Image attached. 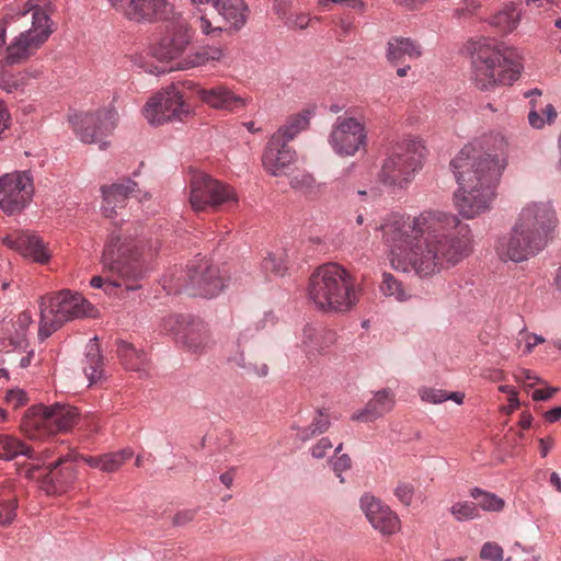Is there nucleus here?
<instances>
[{
  "label": "nucleus",
  "mask_w": 561,
  "mask_h": 561,
  "mask_svg": "<svg viewBox=\"0 0 561 561\" xmlns=\"http://www.w3.org/2000/svg\"><path fill=\"white\" fill-rule=\"evenodd\" d=\"M389 248L391 266L413 271L420 277L451 268L472 251L468 225L440 210H425L410 217L391 214L377 228Z\"/></svg>",
  "instance_id": "obj_1"
},
{
  "label": "nucleus",
  "mask_w": 561,
  "mask_h": 561,
  "mask_svg": "<svg viewBox=\"0 0 561 561\" xmlns=\"http://www.w3.org/2000/svg\"><path fill=\"white\" fill-rule=\"evenodd\" d=\"M496 150L483 151L474 144L461 148L450 167L459 185L455 193V206L466 219H473L490 210L495 187L506 167L507 142L495 138Z\"/></svg>",
  "instance_id": "obj_2"
},
{
  "label": "nucleus",
  "mask_w": 561,
  "mask_h": 561,
  "mask_svg": "<svg viewBox=\"0 0 561 561\" xmlns=\"http://www.w3.org/2000/svg\"><path fill=\"white\" fill-rule=\"evenodd\" d=\"M157 251L158 241L113 234L102 255L104 275L92 277L90 285L103 288L107 295H115L117 289H140L147 274L146 262Z\"/></svg>",
  "instance_id": "obj_3"
},
{
  "label": "nucleus",
  "mask_w": 561,
  "mask_h": 561,
  "mask_svg": "<svg viewBox=\"0 0 561 561\" xmlns=\"http://www.w3.org/2000/svg\"><path fill=\"white\" fill-rule=\"evenodd\" d=\"M556 210L549 203H530L520 210L508 237L499 240L502 261L523 262L545 249L558 226Z\"/></svg>",
  "instance_id": "obj_4"
},
{
  "label": "nucleus",
  "mask_w": 561,
  "mask_h": 561,
  "mask_svg": "<svg viewBox=\"0 0 561 561\" xmlns=\"http://www.w3.org/2000/svg\"><path fill=\"white\" fill-rule=\"evenodd\" d=\"M467 50L471 57L476 85L489 90L496 84H512L517 80L522 64L515 49L490 38L470 41Z\"/></svg>",
  "instance_id": "obj_5"
},
{
  "label": "nucleus",
  "mask_w": 561,
  "mask_h": 561,
  "mask_svg": "<svg viewBox=\"0 0 561 561\" xmlns=\"http://www.w3.org/2000/svg\"><path fill=\"white\" fill-rule=\"evenodd\" d=\"M359 296L355 278L339 264L321 265L309 278L308 298L319 310L347 312L357 305Z\"/></svg>",
  "instance_id": "obj_6"
},
{
  "label": "nucleus",
  "mask_w": 561,
  "mask_h": 561,
  "mask_svg": "<svg viewBox=\"0 0 561 561\" xmlns=\"http://www.w3.org/2000/svg\"><path fill=\"white\" fill-rule=\"evenodd\" d=\"M38 337L44 341L66 322L95 317L94 307L80 294L61 290L41 297Z\"/></svg>",
  "instance_id": "obj_7"
},
{
  "label": "nucleus",
  "mask_w": 561,
  "mask_h": 561,
  "mask_svg": "<svg viewBox=\"0 0 561 561\" xmlns=\"http://www.w3.org/2000/svg\"><path fill=\"white\" fill-rule=\"evenodd\" d=\"M79 420L77 408L69 404L35 405L21 422V430L30 438L42 439L71 430Z\"/></svg>",
  "instance_id": "obj_8"
},
{
  "label": "nucleus",
  "mask_w": 561,
  "mask_h": 561,
  "mask_svg": "<svg viewBox=\"0 0 561 561\" xmlns=\"http://www.w3.org/2000/svg\"><path fill=\"white\" fill-rule=\"evenodd\" d=\"M424 146L411 140L396 147L382 161L378 181L390 187L404 188L422 167Z\"/></svg>",
  "instance_id": "obj_9"
},
{
  "label": "nucleus",
  "mask_w": 561,
  "mask_h": 561,
  "mask_svg": "<svg viewBox=\"0 0 561 561\" xmlns=\"http://www.w3.org/2000/svg\"><path fill=\"white\" fill-rule=\"evenodd\" d=\"M188 201L194 211L216 210L222 205L238 203L233 187L204 172H194L190 182Z\"/></svg>",
  "instance_id": "obj_10"
},
{
  "label": "nucleus",
  "mask_w": 561,
  "mask_h": 561,
  "mask_svg": "<svg viewBox=\"0 0 561 561\" xmlns=\"http://www.w3.org/2000/svg\"><path fill=\"white\" fill-rule=\"evenodd\" d=\"M53 26L54 23L47 12L35 11L32 26L15 36L7 47L5 64H21L35 55L54 32Z\"/></svg>",
  "instance_id": "obj_11"
},
{
  "label": "nucleus",
  "mask_w": 561,
  "mask_h": 561,
  "mask_svg": "<svg viewBox=\"0 0 561 561\" xmlns=\"http://www.w3.org/2000/svg\"><path fill=\"white\" fill-rule=\"evenodd\" d=\"M191 113L181 91L170 85L152 95L145 104L142 114L150 125L159 126L171 121H183Z\"/></svg>",
  "instance_id": "obj_12"
},
{
  "label": "nucleus",
  "mask_w": 561,
  "mask_h": 561,
  "mask_svg": "<svg viewBox=\"0 0 561 561\" xmlns=\"http://www.w3.org/2000/svg\"><path fill=\"white\" fill-rule=\"evenodd\" d=\"M118 121V113L113 107H105L95 113L75 114L70 118V123L76 135L82 142L100 144L101 149L107 147L106 141H102V137L111 133Z\"/></svg>",
  "instance_id": "obj_13"
},
{
  "label": "nucleus",
  "mask_w": 561,
  "mask_h": 561,
  "mask_svg": "<svg viewBox=\"0 0 561 561\" xmlns=\"http://www.w3.org/2000/svg\"><path fill=\"white\" fill-rule=\"evenodd\" d=\"M329 144L340 157H353L366 148L365 123L356 117L339 116L329 135Z\"/></svg>",
  "instance_id": "obj_14"
},
{
  "label": "nucleus",
  "mask_w": 561,
  "mask_h": 561,
  "mask_svg": "<svg viewBox=\"0 0 561 561\" xmlns=\"http://www.w3.org/2000/svg\"><path fill=\"white\" fill-rule=\"evenodd\" d=\"M27 478L41 481L42 488L47 493L66 492L76 479L72 465H67L65 458H59L49 463L31 462L25 469Z\"/></svg>",
  "instance_id": "obj_15"
},
{
  "label": "nucleus",
  "mask_w": 561,
  "mask_h": 561,
  "mask_svg": "<svg viewBox=\"0 0 561 561\" xmlns=\"http://www.w3.org/2000/svg\"><path fill=\"white\" fill-rule=\"evenodd\" d=\"M34 192L33 180L27 172H14L0 178V208L13 214L22 210Z\"/></svg>",
  "instance_id": "obj_16"
},
{
  "label": "nucleus",
  "mask_w": 561,
  "mask_h": 561,
  "mask_svg": "<svg viewBox=\"0 0 561 561\" xmlns=\"http://www.w3.org/2000/svg\"><path fill=\"white\" fill-rule=\"evenodd\" d=\"M187 284L178 286V289H186L194 295L203 297H214L218 295L225 286V277L220 268L210 264L207 260H199L196 264L188 267L186 272Z\"/></svg>",
  "instance_id": "obj_17"
},
{
  "label": "nucleus",
  "mask_w": 561,
  "mask_h": 561,
  "mask_svg": "<svg viewBox=\"0 0 561 561\" xmlns=\"http://www.w3.org/2000/svg\"><path fill=\"white\" fill-rule=\"evenodd\" d=\"M296 159V151L282 138V134H273L263 151L262 164L271 175L280 176Z\"/></svg>",
  "instance_id": "obj_18"
},
{
  "label": "nucleus",
  "mask_w": 561,
  "mask_h": 561,
  "mask_svg": "<svg viewBox=\"0 0 561 561\" xmlns=\"http://www.w3.org/2000/svg\"><path fill=\"white\" fill-rule=\"evenodd\" d=\"M360 508L371 526L385 536H391L400 530L398 515L380 500L365 494L360 499Z\"/></svg>",
  "instance_id": "obj_19"
},
{
  "label": "nucleus",
  "mask_w": 561,
  "mask_h": 561,
  "mask_svg": "<svg viewBox=\"0 0 561 561\" xmlns=\"http://www.w3.org/2000/svg\"><path fill=\"white\" fill-rule=\"evenodd\" d=\"M192 35L190 28L185 24H179L168 32L153 48V56L165 62H172L175 66L179 59L184 57Z\"/></svg>",
  "instance_id": "obj_20"
},
{
  "label": "nucleus",
  "mask_w": 561,
  "mask_h": 561,
  "mask_svg": "<svg viewBox=\"0 0 561 561\" xmlns=\"http://www.w3.org/2000/svg\"><path fill=\"white\" fill-rule=\"evenodd\" d=\"M111 5L133 21L163 18L169 11L167 0H108Z\"/></svg>",
  "instance_id": "obj_21"
},
{
  "label": "nucleus",
  "mask_w": 561,
  "mask_h": 561,
  "mask_svg": "<svg viewBox=\"0 0 561 561\" xmlns=\"http://www.w3.org/2000/svg\"><path fill=\"white\" fill-rule=\"evenodd\" d=\"M4 244L19 252L23 256L31 257L34 262L46 264L50 260V253L43 240L28 231H14L3 239Z\"/></svg>",
  "instance_id": "obj_22"
},
{
  "label": "nucleus",
  "mask_w": 561,
  "mask_h": 561,
  "mask_svg": "<svg viewBox=\"0 0 561 561\" xmlns=\"http://www.w3.org/2000/svg\"><path fill=\"white\" fill-rule=\"evenodd\" d=\"M137 183L131 179H124L108 186H103V205L102 209L105 217L114 218L126 206L127 198L136 192Z\"/></svg>",
  "instance_id": "obj_23"
},
{
  "label": "nucleus",
  "mask_w": 561,
  "mask_h": 561,
  "mask_svg": "<svg viewBox=\"0 0 561 561\" xmlns=\"http://www.w3.org/2000/svg\"><path fill=\"white\" fill-rule=\"evenodd\" d=\"M197 94L204 103L217 110L233 112L243 108L247 104L243 98L224 85L199 89Z\"/></svg>",
  "instance_id": "obj_24"
},
{
  "label": "nucleus",
  "mask_w": 561,
  "mask_h": 561,
  "mask_svg": "<svg viewBox=\"0 0 561 561\" xmlns=\"http://www.w3.org/2000/svg\"><path fill=\"white\" fill-rule=\"evenodd\" d=\"M394 407V394L388 390L382 389L377 391L373 399H370L364 409L352 414L353 421L359 422H374L375 420L389 413Z\"/></svg>",
  "instance_id": "obj_25"
},
{
  "label": "nucleus",
  "mask_w": 561,
  "mask_h": 561,
  "mask_svg": "<svg viewBox=\"0 0 561 561\" xmlns=\"http://www.w3.org/2000/svg\"><path fill=\"white\" fill-rule=\"evenodd\" d=\"M421 56V45L409 37L393 36L387 43L386 58L392 65L403 64L407 59H417Z\"/></svg>",
  "instance_id": "obj_26"
},
{
  "label": "nucleus",
  "mask_w": 561,
  "mask_h": 561,
  "mask_svg": "<svg viewBox=\"0 0 561 561\" xmlns=\"http://www.w3.org/2000/svg\"><path fill=\"white\" fill-rule=\"evenodd\" d=\"M335 342V333L322 327L306 325L301 344L308 354H316L330 347Z\"/></svg>",
  "instance_id": "obj_27"
},
{
  "label": "nucleus",
  "mask_w": 561,
  "mask_h": 561,
  "mask_svg": "<svg viewBox=\"0 0 561 561\" xmlns=\"http://www.w3.org/2000/svg\"><path fill=\"white\" fill-rule=\"evenodd\" d=\"M180 341L193 353H202L209 346L210 335L207 327L202 322H191L186 327Z\"/></svg>",
  "instance_id": "obj_28"
},
{
  "label": "nucleus",
  "mask_w": 561,
  "mask_h": 561,
  "mask_svg": "<svg viewBox=\"0 0 561 561\" xmlns=\"http://www.w3.org/2000/svg\"><path fill=\"white\" fill-rule=\"evenodd\" d=\"M19 456H25L30 460L28 463L38 460L32 447L13 436L0 435V459L10 460Z\"/></svg>",
  "instance_id": "obj_29"
},
{
  "label": "nucleus",
  "mask_w": 561,
  "mask_h": 561,
  "mask_svg": "<svg viewBox=\"0 0 561 561\" xmlns=\"http://www.w3.org/2000/svg\"><path fill=\"white\" fill-rule=\"evenodd\" d=\"M117 354L126 369L134 371L145 369L147 355L142 351L135 348L131 344L121 341L117 346Z\"/></svg>",
  "instance_id": "obj_30"
},
{
  "label": "nucleus",
  "mask_w": 561,
  "mask_h": 561,
  "mask_svg": "<svg viewBox=\"0 0 561 561\" xmlns=\"http://www.w3.org/2000/svg\"><path fill=\"white\" fill-rule=\"evenodd\" d=\"M215 10L234 27H240L245 22L243 0H219Z\"/></svg>",
  "instance_id": "obj_31"
},
{
  "label": "nucleus",
  "mask_w": 561,
  "mask_h": 561,
  "mask_svg": "<svg viewBox=\"0 0 561 561\" xmlns=\"http://www.w3.org/2000/svg\"><path fill=\"white\" fill-rule=\"evenodd\" d=\"M310 111H302L287 118L286 123L275 134H282V138L291 141L300 131L309 126Z\"/></svg>",
  "instance_id": "obj_32"
},
{
  "label": "nucleus",
  "mask_w": 561,
  "mask_h": 561,
  "mask_svg": "<svg viewBox=\"0 0 561 561\" xmlns=\"http://www.w3.org/2000/svg\"><path fill=\"white\" fill-rule=\"evenodd\" d=\"M50 5L41 7L34 3L32 0H27L23 3H13L5 9V13L3 15V24L7 25L11 22H15L26 16L27 13H32V23L34 22V12L39 10L42 12H47L49 14Z\"/></svg>",
  "instance_id": "obj_33"
},
{
  "label": "nucleus",
  "mask_w": 561,
  "mask_h": 561,
  "mask_svg": "<svg viewBox=\"0 0 561 561\" xmlns=\"http://www.w3.org/2000/svg\"><path fill=\"white\" fill-rule=\"evenodd\" d=\"M519 20L520 13L514 3H510L492 18L491 24L503 33H510L517 27Z\"/></svg>",
  "instance_id": "obj_34"
},
{
  "label": "nucleus",
  "mask_w": 561,
  "mask_h": 561,
  "mask_svg": "<svg viewBox=\"0 0 561 561\" xmlns=\"http://www.w3.org/2000/svg\"><path fill=\"white\" fill-rule=\"evenodd\" d=\"M87 365L84 366V374L91 382H95L102 377V357L100 354L99 344L95 340H91L87 345Z\"/></svg>",
  "instance_id": "obj_35"
},
{
  "label": "nucleus",
  "mask_w": 561,
  "mask_h": 561,
  "mask_svg": "<svg viewBox=\"0 0 561 561\" xmlns=\"http://www.w3.org/2000/svg\"><path fill=\"white\" fill-rule=\"evenodd\" d=\"M206 64H207V57H206L204 48L202 47L201 49H198L194 53L185 55L182 59H179V61H176L175 66H171L169 69L156 67L154 70L149 68V69H146V71H148L150 73H154V75H160L165 71L185 70V69L204 66Z\"/></svg>",
  "instance_id": "obj_36"
},
{
  "label": "nucleus",
  "mask_w": 561,
  "mask_h": 561,
  "mask_svg": "<svg viewBox=\"0 0 561 561\" xmlns=\"http://www.w3.org/2000/svg\"><path fill=\"white\" fill-rule=\"evenodd\" d=\"M379 289L383 296L391 297L397 301H405L410 297L403 284L387 272L382 274Z\"/></svg>",
  "instance_id": "obj_37"
},
{
  "label": "nucleus",
  "mask_w": 561,
  "mask_h": 561,
  "mask_svg": "<svg viewBox=\"0 0 561 561\" xmlns=\"http://www.w3.org/2000/svg\"><path fill=\"white\" fill-rule=\"evenodd\" d=\"M470 495L477 501V507H480L483 511L500 512L504 507V501L501 497L479 488L472 489L470 491Z\"/></svg>",
  "instance_id": "obj_38"
},
{
  "label": "nucleus",
  "mask_w": 561,
  "mask_h": 561,
  "mask_svg": "<svg viewBox=\"0 0 561 561\" xmlns=\"http://www.w3.org/2000/svg\"><path fill=\"white\" fill-rule=\"evenodd\" d=\"M330 416L328 413L319 410L309 426L302 427L298 431L297 436L301 440H308L314 435H319L328 431L330 427Z\"/></svg>",
  "instance_id": "obj_39"
},
{
  "label": "nucleus",
  "mask_w": 561,
  "mask_h": 561,
  "mask_svg": "<svg viewBox=\"0 0 561 561\" xmlns=\"http://www.w3.org/2000/svg\"><path fill=\"white\" fill-rule=\"evenodd\" d=\"M531 110L528 114L529 124L535 128H542L546 123H551L557 117L556 108L552 104H546L543 108L537 110L534 99L530 100Z\"/></svg>",
  "instance_id": "obj_40"
},
{
  "label": "nucleus",
  "mask_w": 561,
  "mask_h": 561,
  "mask_svg": "<svg viewBox=\"0 0 561 561\" xmlns=\"http://www.w3.org/2000/svg\"><path fill=\"white\" fill-rule=\"evenodd\" d=\"M16 499L9 488L0 492V524L8 525L15 517Z\"/></svg>",
  "instance_id": "obj_41"
},
{
  "label": "nucleus",
  "mask_w": 561,
  "mask_h": 561,
  "mask_svg": "<svg viewBox=\"0 0 561 561\" xmlns=\"http://www.w3.org/2000/svg\"><path fill=\"white\" fill-rule=\"evenodd\" d=\"M134 453L129 448L122 449L115 453L103 455V471L114 472L117 471L128 459L133 457Z\"/></svg>",
  "instance_id": "obj_42"
},
{
  "label": "nucleus",
  "mask_w": 561,
  "mask_h": 561,
  "mask_svg": "<svg viewBox=\"0 0 561 561\" xmlns=\"http://www.w3.org/2000/svg\"><path fill=\"white\" fill-rule=\"evenodd\" d=\"M453 517L458 522L476 519L480 516L479 510L474 502L463 501L457 502L449 508Z\"/></svg>",
  "instance_id": "obj_43"
},
{
  "label": "nucleus",
  "mask_w": 561,
  "mask_h": 561,
  "mask_svg": "<svg viewBox=\"0 0 561 561\" xmlns=\"http://www.w3.org/2000/svg\"><path fill=\"white\" fill-rule=\"evenodd\" d=\"M290 186L295 190L301 191L307 195H313L318 193L320 187L311 174L304 172L291 178Z\"/></svg>",
  "instance_id": "obj_44"
},
{
  "label": "nucleus",
  "mask_w": 561,
  "mask_h": 561,
  "mask_svg": "<svg viewBox=\"0 0 561 561\" xmlns=\"http://www.w3.org/2000/svg\"><path fill=\"white\" fill-rule=\"evenodd\" d=\"M261 268L266 276H280L286 271V265L284 263L283 254H268L263 259L261 263Z\"/></svg>",
  "instance_id": "obj_45"
},
{
  "label": "nucleus",
  "mask_w": 561,
  "mask_h": 561,
  "mask_svg": "<svg viewBox=\"0 0 561 561\" xmlns=\"http://www.w3.org/2000/svg\"><path fill=\"white\" fill-rule=\"evenodd\" d=\"M188 323L183 316L171 314L163 319L162 329L170 334H174L181 337L183 335Z\"/></svg>",
  "instance_id": "obj_46"
},
{
  "label": "nucleus",
  "mask_w": 561,
  "mask_h": 561,
  "mask_svg": "<svg viewBox=\"0 0 561 561\" xmlns=\"http://www.w3.org/2000/svg\"><path fill=\"white\" fill-rule=\"evenodd\" d=\"M339 31L336 32V39L339 42H345L352 35L355 30L354 16L345 14L336 22Z\"/></svg>",
  "instance_id": "obj_47"
},
{
  "label": "nucleus",
  "mask_w": 561,
  "mask_h": 561,
  "mask_svg": "<svg viewBox=\"0 0 561 561\" xmlns=\"http://www.w3.org/2000/svg\"><path fill=\"white\" fill-rule=\"evenodd\" d=\"M515 380L520 383L526 390L535 387L537 383H542L543 381L536 376L531 370L520 368L514 373Z\"/></svg>",
  "instance_id": "obj_48"
},
{
  "label": "nucleus",
  "mask_w": 561,
  "mask_h": 561,
  "mask_svg": "<svg viewBox=\"0 0 561 561\" xmlns=\"http://www.w3.org/2000/svg\"><path fill=\"white\" fill-rule=\"evenodd\" d=\"M422 401L438 404L447 401V391L434 388H422L420 390Z\"/></svg>",
  "instance_id": "obj_49"
},
{
  "label": "nucleus",
  "mask_w": 561,
  "mask_h": 561,
  "mask_svg": "<svg viewBox=\"0 0 561 561\" xmlns=\"http://www.w3.org/2000/svg\"><path fill=\"white\" fill-rule=\"evenodd\" d=\"M415 488L409 482H399L394 489V495L403 504L409 506L414 497Z\"/></svg>",
  "instance_id": "obj_50"
},
{
  "label": "nucleus",
  "mask_w": 561,
  "mask_h": 561,
  "mask_svg": "<svg viewBox=\"0 0 561 561\" xmlns=\"http://www.w3.org/2000/svg\"><path fill=\"white\" fill-rule=\"evenodd\" d=\"M480 558L491 561H501L503 559V549L495 542H485L481 548Z\"/></svg>",
  "instance_id": "obj_51"
},
{
  "label": "nucleus",
  "mask_w": 561,
  "mask_h": 561,
  "mask_svg": "<svg viewBox=\"0 0 561 561\" xmlns=\"http://www.w3.org/2000/svg\"><path fill=\"white\" fill-rule=\"evenodd\" d=\"M30 75L27 72H20L16 76H12L9 79L4 80L2 83V88L8 92H14L23 89L26 84Z\"/></svg>",
  "instance_id": "obj_52"
},
{
  "label": "nucleus",
  "mask_w": 561,
  "mask_h": 561,
  "mask_svg": "<svg viewBox=\"0 0 561 561\" xmlns=\"http://www.w3.org/2000/svg\"><path fill=\"white\" fill-rule=\"evenodd\" d=\"M239 367L257 377H265L268 374V366L265 363L252 362L242 358V363H239Z\"/></svg>",
  "instance_id": "obj_53"
},
{
  "label": "nucleus",
  "mask_w": 561,
  "mask_h": 561,
  "mask_svg": "<svg viewBox=\"0 0 561 561\" xmlns=\"http://www.w3.org/2000/svg\"><path fill=\"white\" fill-rule=\"evenodd\" d=\"M284 21L290 28L305 30L309 26L311 18L306 13H297L295 15L289 13L287 18L284 19Z\"/></svg>",
  "instance_id": "obj_54"
},
{
  "label": "nucleus",
  "mask_w": 561,
  "mask_h": 561,
  "mask_svg": "<svg viewBox=\"0 0 561 561\" xmlns=\"http://www.w3.org/2000/svg\"><path fill=\"white\" fill-rule=\"evenodd\" d=\"M5 402L13 409H19L27 402V397L23 390L12 389L7 392Z\"/></svg>",
  "instance_id": "obj_55"
},
{
  "label": "nucleus",
  "mask_w": 561,
  "mask_h": 561,
  "mask_svg": "<svg viewBox=\"0 0 561 561\" xmlns=\"http://www.w3.org/2000/svg\"><path fill=\"white\" fill-rule=\"evenodd\" d=\"M333 447L332 442L328 437H322L318 440L316 445H313L310 449L311 455L316 459H322L325 457L329 450Z\"/></svg>",
  "instance_id": "obj_56"
},
{
  "label": "nucleus",
  "mask_w": 561,
  "mask_h": 561,
  "mask_svg": "<svg viewBox=\"0 0 561 561\" xmlns=\"http://www.w3.org/2000/svg\"><path fill=\"white\" fill-rule=\"evenodd\" d=\"M352 461L348 455L344 454L335 458L333 461V471L343 482L342 473L351 468Z\"/></svg>",
  "instance_id": "obj_57"
},
{
  "label": "nucleus",
  "mask_w": 561,
  "mask_h": 561,
  "mask_svg": "<svg viewBox=\"0 0 561 561\" xmlns=\"http://www.w3.org/2000/svg\"><path fill=\"white\" fill-rule=\"evenodd\" d=\"M291 0H274L273 9L279 19L284 20L290 13Z\"/></svg>",
  "instance_id": "obj_58"
},
{
  "label": "nucleus",
  "mask_w": 561,
  "mask_h": 561,
  "mask_svg": "<svg viewBox=\"0 0 561 561\" xmlns=\"http://www.w3.org/2000/svg\"><path fill=\"white\" fill-rule=\"evenodd\" d=\"M559 388L557 387H548L546 389H537L533 392L531 397L535 401H547L551 399L557 392Z\"/></svg>",
  "instance_id": "obj_59"
},
{
  "label": "nucleus",
  "mask_w": 561,
  "mask_h": 561,
  "mask_svg": "<svg viewBox=\"0 0 561 561\" xmlns=\"http://www.w3.org/2000/svg\"><path fill=\"white\" fill-rule=\"evenodd\" d=\"M10 123V113L4 103L0 100V138H2L4 131L9 128Z\"/></svg>",
  "instance_id": "obj_60"
},
{
  "label": "nucleus",
  "mask_w": 561,
  "mask_h": 561,
  "mask_svg": "<svg viewBox=\"0 0 561 561\" xmlns=\"http://www.w3.org/2000/svg\"><path fill=\"white\" fill-rule=\"evenodd\" d=\"M196 515L195 510H184L174 515L173 523L178 526L185 525L194 519Z\"/></svg>",
  "instance_id": "obj_61"
},
{
  "label": "nucleus",
  "mask_w": 561,
  "mask_h": 561,
  "mask_svg": "<svg viewBox=\"0 0 561 561\" xmlns=\"http://www.w3.org/2000/svg\"><path fill=\"white\" fill-rule=\"evenodd\" d=\"M207 57V62L219 61L224 58V49L216 46L203 47Z\"/></svg>",
  "instance_id": "obj_62"
},
{
  "label": "nucleus",
  "mask_w": 561,
  "mask_h": 561,
  "mask_svg": "<svg viewBox=\"0 0 561 561\" xmlns=\"http://www.w3.org/2000/svg\"><path fill=\"white\" fill-rule=\"evenodd\" d=\"M31 323H32V316L30 312H26V311L21 312L18 316V319L15 321V324L21 330V333H23L30 327Z\"/></svg>",
  "instance_id": "obj_63"
},
{
  "label": "nucleus",
  "mask_w": 561,
  "mask_h": 561,
  "mask_svg": "<svg viewBox=\"0 0 561 561\" xmlns=\"http://www.w3.org/2000/svg\"><path fill=\"white\" fill-rule=\"evenodd\" d=\"M561 417V407L553 408L545 413V420L554 423Z\"/></svg>",
  "instance_id": "obj_64"
}]
</instances>
